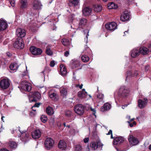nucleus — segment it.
<instances>
[{"label": "nucleus", "mask_w": 151, "mask_h": 151, "mask_svg": "<svg viewBox=\"0 0 151 151\" xmlns=\"http://www.w3.org/2000/svg\"><path fill=\"white\" fill-rule=\"evenodd\" d=\"M61 42L64 46H67L69 49L71 48L72 47L70 42L66 38L62 39Z\"/></svg>", "instance_id": "aec40b11"}, {"label": "nucleus", "mask_w": 151, "mask_h": 151, "mask_svg": "<svg viewBox=\"0 0 151 151\" xmlns=\"http://www.w3.org/2000/svg\"><path fill=\"white\" fill-rule=\"evenodd\" d=\"M131 56L133 58L138 57L140 54L139 50L137 49H134L131 52Z\"/></svg>", "instance_id": "4be33fe9"}, {"label": "nucleus", "mask_w": 151, "mask_h": 151, "mask_svg": "<svg viewBox=\"0 0 151 151\" xmlns=\"http://www.w3.org/2000/svg\"><path fill=\"white\" fill-rule=\"evenodd\" d=\"M148 47L149 49V50L151 52V42L149 43L148 45Z\"/></svg>", "instance_id": "680f3d73"}, {"label": "nucleus", "mask_w": 151, "mask_h": 151, "mask_svg": "<svg viewBox=\"0 0 151 151\" xmlns=\"http://www.w3.org/2000/svg\"><path fill=\"white\" fill-rule=\"evenodd\" d=\"M145 71H147L149 68V66L148 65H147L145 66Z\"/></svg>", "instance_id": "0e129e2a"}, {"label": "nucleus", "mask_w": 151, "mask_h": 151, "mask_svg": "<svg viewBox=\"0 0 151 151\" xmlns=\"http://www.w3.org/2000/svg\"><path fill=\"white\" fill-rule=\"evenodd\" d=\"M8 27V24L6 20L3 19H0V31L6 30Z\"/></svg>", "instance_id": "9b49d317"}, {"label": "nucleus", "mask_w": 151, "mask_h": 151, "mask_svg": "<svg viewBox=\"0 0 151 151\" xmlns=\"http://www.w3.org/2000/svg\"><path fill=\"white\" fill-rule=\"evenodd\" d=\"M14 47L17 49H22L24 48V44L22 38H17L13 44Z\"/></svg>", "instance_id": "7ed1b4c3"}, {"label": "nucleus", "mask_w": 151, "mask_h": 151, "mask_svg": "<svg viewBox=\"0 0 151 151\" xmlns=\"http://www.w3.org/2000/svg\"><path fill=\"white\" fill-rule=\"evenodd\" d=\"M41 132L39 129H37L32 133V138L34 139L39 138L41 136Z\"/></svg>", "instance_id": "6ab92c4d"}, {"label": "nucleus", "mask_w": 151, "mask_h": 151, "mask_svg": "<svg viewBox=\"0 0 151 151\" xmlns=\"http://www.w3.org/2000/svg\"><path fill=\"white\" fill-rule=\"evenodd\" d=\"M107 7L109 9H116L117 8L118 6L113 2L110 3L107 5Z\"/></svg>", "instance_id": "473e14b6"}, {"label": "nucleus", "mask_w": 151, "mask_h": 151, "mask_svg": "<svg viewBox=\"0 0 151 151\" xmlns=\"http://www.w3.org/2000/svg\"><path fill=\"white\" fill-rule=\"evenodd\" d=\"M25 136L24 137V138L23 137H22L21 138V140L24 142H26L27 141L28 139V137L29 136V134L27 133H25Z\"/></svg>", "instance_id": "37998d69"}, {"label": "nucleus", "mask_w": 151, "mask_h": 151, "mask_svg": "<svg viewBox=\"0 0 151 151\" xmlns=\"http://www.w3.org/2000/svg\"><path fill=\"white\" fill-rule=\"evenodd\" d=\"M134 120V118H132V119H131V120L130 121H128L127 122L129 123V126L131 127H132L134 125H135L136 124V122L134 121L132 123H130V122L132 121H133Z\"/></svg>", "instance_id": "49530a36"}, {"label": "nucleus", "mask_w": 151, "mask_h": 151, "mask_svg": "<svg viewBox=\"0 0 151 151\" xmlns=\"http://www.w3.org/2000/svg\"><path fill=\"white\" fill-rule=\"evenodd\" d=\"M40 104L39 103H36L35 104V105H34V106L35 107H39V106H40Z\"/></svg>", "instance_id": "bf43d9fd"}, {"label": "nucleus", "mask_w": 151, "mask_h": 151, "mask_svg": "<svg viewBox=\"0 0 151 151\" xmlns=\"http://www.w3.org/2000/svg\"><path fill=\"white\" fill-rule=\"evenodd\" d=\"M87 20L86 19L84 18L82 19L80 21L79 23V27L83 28L86 26L87 24Z\"/></svg>", "instance_id": "cd10ccee"}, {"label": "nucleus", "mask_w": 151, "mask_h": 151, "mask_svg": "<svg viewBox=\"0 0 151 151\" xmlns=\"http://www.w3.org/2000/svg\"><path fill=\"white\" fill-rule=\"evenodd\" d=\"M0 151H9L6 149L3 148V149H1L0 150Z\"/></svg>", "instance_id": "774afa93"}, {"label": "nucleus", "mask_w": 151, "mask_h": 151, "mask_svg": "<svg viewBox=\"0 0 151 151\" xmlns=\"http://www.w3.org/2000/svg\"><path fill=\"white\" fill-rule=\"evenodd\" d=\"M21 7L22 8H26L27 7V0H21Z\"/></svg>", "instance_id": "ea45409f"}, {"label": "nucleus", "mask_w": 151, "mask_h": 151, "mask_svg": "<svg viewBox=\"0 0 151 151\" xmlns=\"http://www.w3.org/2000/svg\"><path fill=\"white\" fill-rule=\"evenodd\" d=\"M89 139L88 138H86L84 139V142L85 143L88 142L89 141Z\"/></svg>", "instance_id": "4d7b16f0"}, {"label": "nucleus", "mask_w": 151, "mask_h": 151, "mask_svg": "<svg viewBox=\"0 0 151 151\" xmlns=\"http://www.w3.org/2000/svg\"><path fill=\"white\" fill-rule=\"evenodd\" d=\"M26 31L24 29L21 28H18L16 31V35L18 38L23 37L25 35Z\"/></svg>", "instance_id": "4468645a"}, {"label": "nucleus", "mask_w": 151, "mask_h": 151, "mask_svg": "<svg viewBox=\"0 0 151 151\" xmlns=\"http://www.w3.org/2000/svg\"><path fill=\"white\" fill-rule=\"evenodd\" d=\"M126 3L127 4H130V3L132 2L134 0H126Z\"/></svg>", "instance_id": "052dcab7"}, {"label": "nucleus", "mask_w": 151, "mask_h": 151, "mask_svg": "<svg viewBox=\"0 0 151 151\" xmlns=\"http://www.w3.org/2000/svg\"><path fill=\"white\" fill-rule=\"evenodd\" d=\"M111 134V138L113 139V137L112 134V131L111 130H110L108 132L107 134H106L107 135H110Z\"/></svg>", "instance_id": "603ef678"}, {"label": "nucleus", "mask_w": 151, "mask_h": 151, "mask_svg": "<svg viewBox=\"0 0 151 151\" xmlns=\"http://www.w3.org/2000/svg\"><path fill=\"white\" fill-rule=\"evenodd\" d=\"M49 96L53 101H57V96L56 93L53 92L52 90L50 91V92Z\"/></svg>", "instance_id": "c756f323"}, {"label": "nucleus", "mask_w": 151, "mask_h": 151, "mask_svg": "<svg viewBox=\"0 0 151 151\" xmlns=\"http://www.w3.org/2000/svg\"><path fill=\"white\" fill-rule=\"evenodd\" d=\"M103 145L102 144L100 141L92 142L90 144L91 147L93 150H96L98 147H102Z\"/></svg>", "instance_id": "ddd939ff"}, {"label": "nucleus", "mask_w": 151, "mask_h": 151, "mask_svg": "<svg viewBox=\"0 0 151 151\" xmlns=\"http://www.w3.org/2000/svg\"><path fill=\"white\" fill-rule=\"evenodd\" d=\"M40 120L42 122L45 123L47 120V117L45 115H42L40 117Z\"/></svg>", "instance_id": "79ce46f5"}, {"label": "nucleus", "mask_w": 151, "mask_h": 151, "mask_svg": "<svg viewBox=\"0 0 151 151\" xmlns=\"http://www.w3.org/2000/svg\"><path fill=\"white\" fill-rule=\"evenodd\" d=\"M129 18V15L127 11H124L120 17L121 20L123 21H127Z\"/></svg>", "instance_id": "dca6fc26"}, {"label": "nucleus", "mask_w": 151, "mask_h": 151, "mask_svg": "<svg viewBox=\"0 0 151 151\" xmlns=\"http://www.w3.org/2000/svg\"><path fill=\"white\" fill-rule=\"evenodd\" d=\"M36 114V112H33V111H31L30 113V115L31 116H34Z\"/></svg>", "instance_id": "6e6d98bb"}, {"label": "nucleus", "mask_w": 151, "mask_h": 151, "mask_svg": "<svg viewBox=\"0 0 151 151\" xmlns=\"http://www.w3.org/2000/svg\"><path fill=\"white\" fill-rule=\"evenodd\" d=\"M65 115L66 116L69 118L71 119L73 118V114L71 111L70 110H67L65 111Z\"/></svg>", "instance_id": "4c0bfd02"}, {"label": "nucleus", "mask_w": 151, "mask_h": 151, "mask_svg": "<svg viewBox=\"0 0 151 151\" xmlns=\"http://www.w3.org/2000/svg\"><path fill=\"white\" fill-rule=\"evenodd\" d=\"M105 27L108 30L113 31L117 28V25L115 22H111L107 23L105 25Z\"/></svg>", "instance_id": "1a4fd4ad"}, {"label": "nucleus", "mask_w": 151, "mask_h": 151, "mask_svg": "<svg viewBox=\"0 0 151 151\" xmlns=\"http://www.w3.org/2000/svg\"><path fill=\"white\" fill-rule=\"evenodd\" d=\"M111 108V105L108 103H106L104 104L103 106L101 108V110L102 111L109 110Z\"/></svg>", "instance_id": "c85d7f7f"}, {"label": "nucleus", "mask_w": 151, "mask_h": 151, "mask_svg": "<svg viewBox=\"0 0 151 151\" xmlns=\"http://www.w3.org/2000/svg\"><path fill=\"white\" fill-rule=\"evenodd\" d=\"M87 96V93L85 91V89H83L78 93V96L79 97L82 98H86Z\"/></svg>", "instance_id": "a878e982"}, {"label": "nucleus", "mask_w": 151, "mask_h": 151, "mask_svg": "<svg viewBox=\"0 0 151 151\" xmlns=\"http://www.w3.org/2000/svg\"><path fill=\"white\" fill-rule=\"evenodd\" d=\"M85 50H87L88 51H90V48L88 47H87L86 46L85 47Z\"/></svg>", "instance_id": "69168bd1"}, {"label": "nucleus", "mask_w": 151, "mask_h": 151, "mask_svg": "<svg viewBox=\"0 0 151 151\" xmlns=\"http://www.w3.org/2000/svg\"><path fill=\"white\" fill-rule=\"evenodd\" d=\"M6 55L9 57H10L12 56L11 53L9 52H6Z\"/></svg>", "instance_id": "e2e57ef3"}, {"label": "nucleus", "mask_w": 151, "mask_h": 151, "mask_svg": "<svg viewBox=\"0 0 151 151\" xmlns=\"http://www.w3.org/2000/svg\"><path fill=\"white\" fill-rule=\"evenodd\" d=\"M54 21H55V22H52V24H51V28L53 30H54L55 29H56V22L55 21L56 19H55L54 20Z\"/></svg>", "instance_id": "c03bdc74"}, {"label": "nucleus", "mask_w": 151, "mask_h": 151, "mask_svg": "<svg viewBox=\"0 0 151 151\" xmlns=\"http://www.w3.org/2000/svg\"><path fill=\"white\" fill-rule=\"evenodd\" d=\"M90 109L91 110L93 111L92 114L95 116V117H96V116L95 115V113H96L95 109H93L92 107H90Z\"/></svg>", "instance_id": "3c124183"}, {"label": "nucleus", "mask_w": 151, "mask_h": 151, "mask_svg": "<svg viewBox=\"0 0 151 151\" xmlns=\"http://www.w3.org/2000/svg\"><path fill=\"white\" fill-rule=\"evenodd\" d=\"M139 72L137 70H134L132 73L131 71H129L127 73V77L126 78V81L128 80L131 76L136 77L137 76Z\"/></svg>", "instance_id": "f3484780"}, {"label": "nucleus", "mask_w": 151, "mask_h": 151, "mask_svg": "<svg viewBox=\"0 0 151 151\" xmlns=\"http://www.w3.org/2000/svg\"><path fill=\"white\" fill-rule=\"evenodd\" d=\"M149 50L147 48L145 47H141L139 49L140 53L144 55L147 54L149 52Z\"/></svg>", "instance_id": "b1692460"}, {"label": "nucleus", "mask_w": 151, "mask_h": 151, "mask_svg": "<svg viewBox=\"0 0 151 151\" xmlns=\"http://www.w3.org/2000/svg\"><path fill=\"white\" fill-rule=\"evenodd\" d=\"M9 145L12 148H15L17 147V144L16 142L13 141L10 142Z\"/></svg>", "instance_id": "a19ab883"}, {"label": "nucleus", "mask_w": 151, "mask_h": 151, "mask_svg": "<svg viewBox=\"0 0 151 151\" xmlns=\"http://www.w3.org/2000/svg\"><path fill=\"white\" fill-rule=\"evenodd\" d=\"M69 54V51H66L64 53V55L65 57H68Z\"/></svg>", "instance_id": "5fc2aeb1"}, {"label": "nucleus", "mask_w": 151, "mask_h": 151, "mask_svg": "<svg viewBox=\"0 0 151 151\" xmlns=\"http://www.w3.org/2000/svg\"><path fill=\"white\" fill-rule=\"evenodd\" d=\"M71 65L73 68H76L80 65V61L77 59H73L71 61Z\"/></svg>", "instance_id": "5701e85b"}, {"label": "nucleus", "mask_w": 151, "mask_h": 151, "mask_svg": "<svg viewBox=\"0 0 151 151\" xmlns=\"http://www.w3.org/2000/svg\"><path fill=\"white\" fill-rule=\"evenodd\" d=\"M9 2L12 6L14 7V6L15 2L14 0H10L9 1Z\"/></svg>", "instance_id": "8fccbe9b"}, {"label": "nucleus", "mask_w": 151, "mask_h": 151, "mask_svg": "<svg viewBox=\"0 0 151 151\" xmlns=\"http://www.w3.org/2000/svg\"><path fill=\"white\" fill-rule=\"evenodd\" d=\"M79 0H69V4L71 6H75L78 5Z\"/></svg>", "instance_id": "2f4dec72"}, {"label": "nucleus", "mask_w": 151, "mask_h": 151, "mask_svg": "<svg viewBox=\"0 0 151 151\" xmlns=\"http://www.w3.org/2000/svg\"><path fill=\"white\" fill-rule=\"evenodd\" d=\"M81 149V145H77L76 147V151H80Z\"/></svg>", "instance_id": "09e8293b"}, {"label": "nucleus", "mask_w": 151, "mask_h": 151, "mask_svg": "<svg viewBox=\"0 0 151 151\" xmlns=\"http://www.w3.org/2000/svg\"><path fill=\"white\" fill-rule=\"evenodd\" d=\"M19 66L16 63H12L9 66V68L11 70H15L17 69Z\"/></svg>", "instance_id": "72a5a7b5"}, {"label": "nucleus", "mask_w": 151, "mask_h": 151, "mask_svg": "<svg viewBox=\"0 0 151 151\" xmlns=\"http://www.w3.org/2000/svg\"><path fill=\"white\" fill-rule=\"evenodd\" d=\"M58 147L61 149L65 150L67 147V145L65 141L63 140H60L58 144Z\"/></svg>", "instance_id": "bb28decb"}, {"label": "nucleus", "mask_w": 151, "mask_h": 151, "mask_svg": "<svg viewBox=\"0 0 151 151\" xmlns=\"http://www.w3.org/2000/svg\"><path fill=\"white\" fill-rule=\"evenodd\" d=\"M104 95L103 94L99 93L97 95V98L99 102H102V103H104V101H103V99L104 98Z\"/></svg>", "instance_id": "e433bc0d"}, {"label": "nucleus", "mask_w": 151, "mask_h": 151, "mask_svg": "<svg viewBox=\"0 0 151 151\" xmlns=\"http://www.w3.org/2000/svg\"><path fill=\"white\" fill-rule=\"evenodd\" d=\"M73 18H74V16L72 15V17H71V20L70 21L68 22V23H70L71 22H72V21L73 19Z\"/></svg>", "instance_id": "338daca9"}, {"label": "nucleus", "mask_w": 151, "mask_h": 151, "mask_svg": "<svg viewBox=\"0 0 151 151\" xmlns=\"http://www.w3.org/2000/svg\"><path fill=\"white\" fill-rule=\"evenodd\" d=\"M129 90L127 87L125 86L121 87L118 92V95L119 96L125 97L129 95Z\"/></svg>", "instance_id": "f257e3e1"}, {"label": "nucleus", "mask_w": 151, "mask_h": 151, "mask_svg": "<svg viewBox=\"0 0 151 151\" xmlns=\"http://www.w3.org/2000/svg\"><path fill=\"white\" fill-rule=\"evenodd\" d=\"M54 144V140L50 138H47L44 143L45 147L47 150H49L51 148Z\"/></svg>", "instance_id": "0eeeda50"}, {"label": "nucleus", "mask_w": 151, "mask_h": 151, "mask_svg": "<svg viewBox=\"0 0 151 151\" xmlns=\"http://www.w3.org/2000/svg\"><path fill=\"white\" fill-rule=\"evenodd\" d=\"M94 11L96 12H101L102 9V6L100 5H95L93 6Z\"/></svg>", "instance_id": "7c9ffc66"}, {"label": "nucleus", "mask_w": 151, "mask_h": 151, "mask_svg": "<svg viewBox=\"0 0 151 151\" xmlns=\"http://www.w3.org/2000/svg\"><path fill=\"white\" fill-rule=\"evenodd\" d=\"M147 98H145L143 99H139L138 101V106L140 108H143L147 104Z\"/></svg>", "instance_id": "2eb2a0df"}, {"label": "nucleus", "mask_w": 151, "mask_h": 151, "mask_svg": "<svg viewBox=\"0 0 151 151\" xmlns=\"http://www.w3.org/2000/svg\"><path fill=\"white\" fill-rule=\"evenodd\" d=\"M70 134H71V135H73L76 133L78 132V130H76L75 129H72L70 131Z\"/></svg>", "instance_id": "de8ad7c7"}, {"label": "nucleus", "mask_w": 151, "mask_h": 151, "mask_svg": "<svg viewBox=\"0 0 151 151\" xmlns=\"http://www.w3.org/2000/svg\"><path fill=\"white\" fill-rule=\"evenodd\" d=\"M30 50L31 53L33 55H40L42 52L41 50L33 46L30 47Z\"/></svg>", "instance_id": "f8f14e48"}, {"label": "nucleus", "mask_w": 151, "mask_h": 151, "mask_svg": "<svg viewBox=\"0 0 151 151\" xmlns=\"http://www.w3.org/2000/svg\"><path fill=\"white\" fill-rule=\"evenodd\" d=\"M84 107L81 104H77L75 106L74 111L78 115H82L84 113Z\"/></svg>", "instance_id": "423d86ee"}, {"label": "nucleus", "mask_w": 151, "mask_h": 151, "mask_svg": "<svg viewBox=\"0 0 151 151\" xmlns=\"http://www.w3.org/2000/svg\"><path fill=\"white\" fill-rule=\"evenodd\" d=\"M32 9L36 11H38L41 8L42 5L40 2L38 0H34L32 4Z\"/></svg>", "instance_id": "9d476101"}, {"label": "nucleus", "mask_w": 151, "mask_h": 151, "mask_svg": "<svg viewBox=\"0 0 151 151\" xmlns=\"http://www.w3.org/2000/svg\"><path fill=\"white\" fill-rule=\"evenodd\" d=\"M82 60L84 62H87L89 60V57L86 55H83L81 56Z\"/></svg>", "instance_id": "58836bf2"}, {"label": "nucleus", "mask_w": 151, "mask_h": 151, "mask_svg": "<svg viewBox=\"0 0 151 151\" xmlns=\"http://www.w3.org/2000/svg\"><path fill=\"white\" fill-rule=\"evenodd\" d=\"M128 139L130 145L132 146L137 145L139 143L137 138L134 137L132 135L129 136Z\"/></svg>", "instance_id": "6e6552de"}, {"label": "nucleus", "mask_w": 151, "mask_h": 151, "mask_svg": "<svg viewBox=\"0 0 151 151\" xmlns=\"http://www.w3.org/2000/svg\"><path fill=\"white\" fill-rule=\"evenodd\" d=\"M60 72L61 75L63 76L66 75L67 72L65 66L63 64L60 65Z\"/></svg>", "instance_id": "393cba45"}, {"label": "nucleus", "mask_w": 151, "mask_h": 151, "mask_svg": "<svg viewBox=\"0 0 151 151\" xmlns=\"http://www.w3.org/2000/svg\"><path fill=\"white\" fill-rule=\"evenodd\" d=\"M86 32H88V34H84L86 36V42L87 43V38H88V36L89 35L88 33V31L87 30H86L85 31Z\"/></svg>", "instance_id": "13d9d810"}, {"label": "nucleus", "mask_w": 151, "mask_h": 151, "mask_svg": "<svg viewBox=\"0 0 151 151\" xmlns=\"http://www.w3.org/2000/svg\"><path fill=\"white\" fill-rule=\"evenodd\" d=\"M10 81L8 78H5L1 80L0 82L1 88L3 89L7 88L10 86Z\"/></svg>", "instance_id": "20e7f679"}, {"label": "nucleus", "mask_w": 151, "mask_h": 151, "mask_svg": "<svg viewBox=\"0 0 151 151\" xmlns=\"http://www.w3.org/2000/svg\"><path fill=\"white\" fill-rule=\"evenodd\" d=\"M46 112L47 114L50 116L52 115L54 113L53 109L50 106L46 108Z\"/></svg>", "instance_id": "f704fd0d"}, {"label": "nucleus", "mask_w": 151, "mask_h": 151, "mask_svg": "<svg viewBox=\"0 0 151 151\" xmlns=\"http://www.w3.org/2000/svg\"><path fill=\"white\" fill-rule=\"evenodd\" d=\"M55 64L54 61H51L50 63V65L51 67H53L55 66Z\"/></svg>", "instance_id": "864d4df0"}, {"label": "nucleus", "mask_w": 151, "mask_h": 151, "mask_svg": "<svg viewBox=\"0 0 151 151\" xmlns=\"http://www.w3.org/2000/svg\"><path fill=\"white\" fill-rule=\"evenodd\" d=\"M60 92L62 96L63 97L66 96L67 95V91L66 88H61L60 89Z\"/></svg>", "instance_id": "c9c22d12"}, {"label": "nucleus", "mask_w": 151, "mask_h": 151, "mask_svg": "<svg viewBox=\"0 0 151 151\" xmlns=\"http://www.w3.org/2000/svg\"><path fill=\"white\" fill-rule=\"evenodd\" d=\"M40 97V94L38 92L30 93L29 96V101L30 102L37 101Z\"/></svg>", "instance_id": "f03ea898"}, {"label": "nucleus", "mask_w": 151, "mask_h": 151, "mask_svg": "<svg viewBox=\"0 0 151 151\" xmlns=\"http://www.w3.org/2000/svg\"><path fill=\"white\" fill-rule=\"evenodd\" d=\"M92 11L91 9L89 7H85L82 9L83 14L84 16H88L91 14Z\"/></svg>", "instance_id": "a211bd4d"}, {"label": "nucleus", "mask_w": 151, "mask_h": 151, "mask_svg": "<svg viewBox=\"0 0 151 151\" xmlns=\"http://www.w3.org/2000/svg\"><path fill=\"white\" fill-rule=\"evenodd\" d=\"M20 87V90L21 91L23 90L27 91H29L31 89L30 84L26 81L22 82Z\"/></svg>", "instance_id": "39448f33"}, {"label": "nucleus", "mask_w": 151, "mask_h": 151, "mask_svg": "<svg viewBox=\"0 0 151 151\" xmlns=\"http://www.w3.org/2000/svg\"><path fill=\"white\" fill-rule=\"evenodd\" d=\"M46 52L47 55H51L52 54V52L51 51L50 49L48 47H47L46 48Z\"/></svg>", "instance_id": "a18cd8bd"}, {"label": "nucleus", "mask_w": 151, "mask_h": 151, "mask_svg": "<svg viewBox=\"0 0 151 151\" xmlns=\"http://www.w3.org/2000/svg\"><path fill=\"white\" fill-rule=\"evenodd\" d=\"M124 141V139L122 137H116L114 139L113 142L114 145H117L123 142Z\"/></svg>", "instance_id": "412c9836"}]
</instances>
